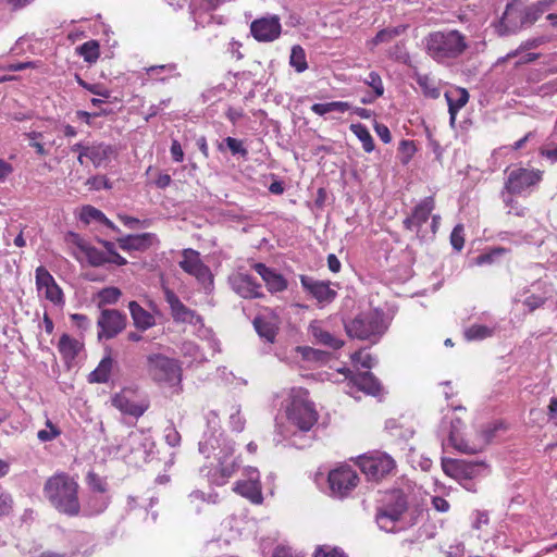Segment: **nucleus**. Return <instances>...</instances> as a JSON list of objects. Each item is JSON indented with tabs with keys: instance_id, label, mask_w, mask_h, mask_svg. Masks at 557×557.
<instances>
[{
	"instance_id": "f257e3e1",
	"label": "nucleus",
	"mask_w": 557,
	"mask_h": 557,
	"mask_svg": "<svg viewBox=\"0 0 557 557\" xmlns=\"http://www.w3.org/2000/svg\"><path fill=\"white\" fill-rule=\"evenodd\" d=\"M78 488L74 478L66 473H57L46 481L44 495L59 512L76 517L81 512Z\"/></svg>"
},
{
	"instance_id": "f03ea898",
	"label": "nucleus",
	"mask_w": 557,
	"mask_h": 557,
	"mask_svg": "<svg viewBox=\"0 0 557 557\" xmlns=\"http://www.w3.org/2000/svg\"><path fill=\"white\" fill-rule=\"evenodd\" d=\"M424 44L428 55L438 63L459 58L468 48L465 35L457 29L432 32Z\"/></svg>"
},
{
	"instance_id": "7ed1b4c3",
	"label": "nucleus",
	"mask_w": 557,
	"mask_h": 557,
	"mask_svg": "<svg viewBox=\"0 0 557 557\" xmlns=\"http://www.w3.org/2000/svg\"><path fill=\"white\" fill-rule=\"evenodd\" d=\"M347 335L360 341L376 343L387 330L384 313L379 310H368L358 313L355 318L345 321Z\"/></svg>"
},
{
	"instance_id": "20e7f679",
	"label": "nucleus",
	"mask_w": 557,
	"mask_h": 557,
	"mask_svg": "<svg viewBox=\"0 0 557 557\" xmlns=\"http://www.w3.org/2000/svg\"><path fill=\"white\" fill-rule=\"evenodd\" d=\"M146 370L152 381L175 385L181 382L182 368L180 362L162 354H151L146 359Z\"/></svg>"
},
{
	"instance_id": "39448f33",
	"label": "nucleus",
	"mask_w": 557,
	"mask_h": 557,
	"mask_svg": "<svg viewBox=\"0 0 557 557\" xmlns=\"http://www.w3.org/2000/svg\"><path fill=\"white\" fill-rule=\"evenodd\" d=\"M408 509L406 494L400 490H394L386 494L384 505L377 509L375 519L379 528L386 532H393L395 523L398 522Z\"/></svg>"
},
{
	"instance_id": "423d86ee",
	"label": "nucleus",
	"mask_w": 557,
	"mask_h": 557,
	"mask_svg": "<svg viewBox=\"0 0 557 557\" xmlns=\"http://www.w3.org/2000/svg\"><path fill=\"white\" fill-rule=\"evenodd\" d=\"M233 455V443H224L223 448H221V453H218V457L215 458L218 461L216 466L206 474L211 484L223 486L237 471L239 465Z\"/></svg>"
},
{
	"instance_id": "0eeeda50",
	"label": "nucleus",
	"mask_w": 557,
	"mask_h": 557,
	"mask_svg": "<svg viewBox=\"0 0 557 557\" xmlns=\"http://www.w3.org/2000/svg\"><path fill=\"white\" fill-rule=\"evenodd\" d=\"M487 466L484 462H470L461 459L442 458V469L444 473L455 480L465 482L463 486L471 491L470 481L485 470Z\"/></svg>"
},
{
	"instance_id": "6e6552de",
	"label": "nucleus",
	"mask_w": 557,
	"mask_h": 557,
	"mask_svg": "<svg viewBox=\"0 0 557 557\" xmlns=\"http://www.w3.org/2000/svg\"><path fill=\"white\" fill-rule=\"evenodd\" d=\"M493 26L495 33L502 37L517 34L522 29L525 23L521 13V3L518 1L509 2L500 18Z\"/></svg>"
},
{
	"instance_id": "1a4fd4ad",
	"label": "nucleus",
	"mask_w": 557,
	"mask_h": 557,
	"mask_svg": "<svg viewBox=\"0 0 557 557\" xmlns=\"http://www.w3.org/2000/svg\"><path fill=\"white\" fill-rule=\"evenodd\" d=\"M359 467L368 480L379 481L395 468L394 459L386 454L363 456L359 460Z\"/></svg>"
},
{
	"instance_id": "9d476101",
	"label": "nucleus",
	"mask_w": 557,
	"mask_h": 557,
	"mask_svg": "<svg viewBox=\"0 0 557 557\" xmlns=\"http://www.w3.org/2000/svg\"><path fill=\"white\" fill-rule=\"evenodd\" d=\"M358 480L356 471L346 466L332 470L327 476L332 495L341 498L357 486Z\"/></svg>"
},
{
	"instance_id": "9b49d317",
	"label": "nucleus",
	"mask_w": 557,
	"mask_h": 557,
	"mask_svg": "<svg viewBox=\"0 0 557 557\" xmlns=\"http://www.w3.org/2000/svg\"><path fill=\"white\" fill-rule=\"evenodd\" d=\"M289 421L300 431H309L318 421V413L312 403L294 399L288 411Z\"/></svg>"
},
{
	"instance_id": "f8f14e48",
	"label": "nucleus",
	"mask_w": 557,
	"mask_h": 557,
	"mask_svg": "<svg viewBox=\"0 0 557 557\" xmlns=\"http://www.w3.org/2000/svg\"><path fill=\"white\" fill-rule=\"evenodd\" d=\"M180 267L188 274L195 276L203 286L212 284L210 269L200 260L199 252L194 249H184Z\"/></svg>"
},
{
	"instance_id": "ddd939ff",
	"label": "nucleus",
	"mask_w": 557,
	"mask_h": 557,
	"mask_svg": "<svg viewBox=\"0 0 557 557\" xmlns=\"http://www.w3.org/2000/svg\"><path fill=\"white\" fill-rule=\"evenodd\" d=\"M100 329L98 337L110 339L121 333L126 326V315L116 309H103L98 318Z\"/></svg>"
},
{
	"instance_id": "4468645a",
	"label": "nucleus",
	"mask_w": 557,
	"mask_h": 557,
	"mask_svg": "<svg viewBox=\"0 0 557 557\" xmlns=\"http://www.w3.org/2000/svg\"><path fill=\"white\" fill-rule=\"evenodd\" d=\"M434 207L435 202L433 197H425L422 199L413 208L411 215L404 220V226L406 230L416 231L417 236L424 239L428 236V233L422 230V225L429 220Z\"/></svg>"
},
{
	"instance_id": "2eb2a0df",
	"label": "nucleus",
	"mask_w": 557,
	"mask_h": 557,
	"mask_svg": "<svg viewBox=\"0 0 557 557\" xmlns=\"http://www.w3.org/2000/svg\"><path fill=\"white\" fill-rule=\"evenodd\" d=\"M164 298L171 309V315L176 323L202 325V318L196 311L186 307L171 289L164 288Z\"/></svg>"
},
{
	"instance_id": "dca6fc26",
	"label": "nucleus",
	"mask_w": 557,
	"mask_h": 557,
	"mask_svg": "<svg viewBox=\"0 0 557 557\" xmlns=\"http://www.w3.org/2000/svg\"><path fill=\"white\" fill-rule=\"evenodd\" d=\"M542 178V172L539 170L515 169L507 177L505 189L509 194H521L528 187L537 184Z\"/></svg>"
},
{
	"instance_id": "f3484780",
	"label": "nucleus",
	"mask_w": 557,
	"mask_h": 557,
	"mask_svg": "<svg viewBox=\"0 0 557 557\" xmlns=\"http://www.w3.org/2000/svg\"><path fill=\"white\" fill-rule=\"evenodd\" d=\"M244 475L246 479L237 481L233 491L255 504H260L262 502V493L259 471L256 468L248 467L244 470Z\"/></svg>"
},
{
	"instance_id": "a211bd4d",
	"label": "nucleus",
	"mask_w": 557,
	"mask_h": 557,
	"mask_svg": "<svg viewBox=\"0 0 557 557\" xmlns=\"http://www.w3.org/2000/svg\"><path fill=\"white\" fill-rule=\"evenodd\" d=\"M232 289L245 299L262 298V286L247 274L237 272L228 277Z\"/></svg>"
},
{
	"instance_id": "6ab92c4d",
	"label": "nucleus",
	"mask_w": 557,
	"mask_h": 557,
	"mask_svg": "<svg viewBox=\"0 0 557 557\" xmlns=\"http://www.w3.org/2000/svg\"><path fill=\"white\" fill-rule=\"evenodd\" d=\"M281 23L276 15L255 20L250 25V32L256 40L270 42L281 35Z\"/></svg>"
},
{
	"instance_id": "aec40b11",
	"label": "nucleus",
	"mask_w": 557,
	"mask_h": 557,
	"mask_svg": "<svg viewBox=\"0 0 557 557\" xmlns=\"http://www.w3.org/2000/svg\"><path fill=\"white\" fill-rule=\"evenodd\" d=\"M300 283L304 289L322 307L334 301L337 296V292L330 287V282L318 281L310 276L301 275Z\"/></svg>"
},
{
	"instance_id": "412c9836",
	"label": "nucleus",
	"mask_w": 557,
	"mask_h": 557,
	"mask_svg": "<svg viewBox=\"0 0 557 557\" xmlns=\"http://www.w3.org/2000/svg\"><path fill=\"white\" fill-rule=\"evenodd\" d=\"M251 268L261 276L270 293L283 292L287 288V281L274 269L260 262L253 263Z\"/></svg>"
},
{
	"instance_id": "4be33fe9",
	"label": "nucleus",
	"mask_w": 557,
	"mask_h": 557,
	"mask_svg": "<svg viewBox=\"0 0 557 557\" xmlns=\"http://www.w3.org/2000/svg\"><path fill=\"white\" fill-rule=\"evenodd\" d=\"M224 443H231L223 437V434L218 430L206 432L202 440L199 442V451L205 457L210 458L213 456L218 457V453H221Z\"/></svg>"
},
{
	"instance_id": "5701e85b",
	"label": "nucleus",
	"mask_w": 557,
	"mask_h": 557,
	"mask_svg": "<svg viewBox=\"0 0 557 557\" xmlns=\"http://www.w3.org/2000/svg\"><path fill=\"white\" fill-rule=\"evenodd\" d=\"M349 383L359 391L372 396H377L382 391L380 381L369 371L354 374L349 379Z\"/></svg>"
},
{
	"instance_id": "b1692460",
	"label": "nucleus",
	"mask_w": 557,
	"mask_h": 557,
	"mask_svg": "<svg viewBox=\"0 0 557 557\" xmlns=\"http://www.w3.org/2000/svg\"><path fill=\"white\" fill-rule=\"evenodd\" d=\"M112 406L124 414L138 418L148 409V404H137L132 401L125 392L115 394L111 399Z\"/></svg>"
},
{
	"instance_id": "393cba45",
	"label": "nucleus",
	"mask_w": 557,
	"mask_h": 557,
	"mask_svg": "<svg viewBox=\"0 0 557 557\" xmlns=\"http://www.w3.org/2000/svg\"><path fill=\"white\" fill-rule=\"evenodd\" d=\"M88 159L91 163L99 168L104 162H108L116 154L114 146L104 143H94L87 148Z\"/></svg>"
},
{
	"instance_id": "a878e982",
	"label": "nucleus",
	"mask_w": 557,
	"mask_h": 557,
	"mask_svg": "<svg viewBox=\"0 0 557 557\" xmlns=\"http://www.w3.org/2000/svg\"><path fill=\"white\" fill-rule=\"evenodd\" d=\"M154 239L156 236L151 233L128 235L119 239V246L126 251L146 250L153 244Z\"/></svg>"
},
{
	"instance_id": "bb28decb",
	"label": "nucleus",
	"mask_w": 557,
	"mask_h": 557,
	"mask_svg": "<svg viewBox=\"0 0 557 557\" xmlns=\"http://www.w3.org/2000/svg\"><path fill=\"white\" fill-rule=\"evenodd\" d=\"M309 331L314 341L320 345L332 349H339L344 345L342 339L335 337L330 332L324 330L321 325V322L319 321H312L309 325Z\"/></svg>"
},
{
	"instance_id": "cd10ccee",
	"label": "nucleus",
	"mask_w": 557,
	"mask_h": 557,
	"mask_svg": "<svg viewBox=\"0 0 557 557\" xmlns=\"http://www.w3.org/2000/svg\"><path fill=\"white\" fill-rule=\"evenodd\" d=\"M445 98L448 103V112L450 115V123L456 120L458 111L463 108L469 101V92L465 88H455L445 92Z\"/></svg>"
},
{
	"instance_id": "c85d7f7f",
	"label": "nucleus",
	"mask_w": 557,
	"mask_h": 557,
	"mask_svg": "<svg viewBox=\"0 0 557 557\" xmlns=\"http://www.w3.org/2000/svg\"><path fill=\"white\" fill-rule=\"evenodd\" d=\"M253 325L260 337L269 343L274 342L278 331L276 318L267 319L264 317H257L253 320Z\"/></svg>"
},
{
	"instance_id": "c756f323",
	"label": "nucleus",
	"mask_w": 557,
	"mask_h": 557,
	"mask_svg": "<svg viewBox=\"0 0 557 557\" xmlns=\"http://www.w3.org/2000/svg\"><path fill=\"white\" fill-rule=\"evenodd\" d=\"M134 325L143 331L154 325V317L145 310L138 302L131 301L128 305Z\"/></svg>"
},
{
	"instance_id": "7c9ffc66",
	"label": "nucleus",
	"mask_w": 557,
	"mask_h": 557,
	"mask_svg": "<svg viewBox=\"0 0 557 557\" xmlns=\"http://www.w3.org/2000/svg\"><path fill=\"white\" fill-rule=\"evenodd\" d=\"M110 504V496L107 494L89 493L85 500V515L95 516L103 512Z\"/></svg>"
},
{
	"instance_id": "2f4dec72",
	"label": "nucleus",
	"mask_w": 557,
	"mask_h": 557,
	"mask_svg": "<svg viewBox=\"0 0 557 557\" xmlns=\"http://www.w3.org/2000/svg\"><path fill=\"white\" fill-rule=\"evenodd\" d=\"M114 361L110 355L102 358L98 367L90 372L88 381L90 383H107L110 379Z\"/></svg>"
},
{
	"instance_id": "473e14b6",
	"label": "nucleus",
	"mask_w": 557,
	"mask_h": 557,
	"mask_svg": "<svg viewBox=\"0 0 557 557\" xmlns=\"http://www.w3.org/2000/svg\"><path fill=\"white\" fill-rule=\"evenodd\" d=\"M73 236L75 237V244L86 255L88 262L91 265L99 267V265H102L106 262H108V258L103 251L98 250L97 248L87 245L77 235H73Z\"/></svg>"
},
{
	"instance_id": "72a5a7b5",
	"label": "nucleus",
	"mask_w": 557,
	"mask_h": 557,
	"mask_svg": "<svg viewBox=\"0 0 557 557\" xmlns=\"http://www.w3.org/2000/svg\"><path fill=\"white\" fill-rule=\"evenodd\" d=\"M494 434H495V429L487 428V429L482 430L479 433L476 441L471 442V443L469 442V445L461 446L462 453L463 454H478V453L482 451L490 444Z\"/></svg>"
},
{
	"instance_id": "f704fd0d",
	"label": "nucleus",
	"mask_w": 557,
	"mask_h": 557,
	"mask_svg": "<svg viewBox=\"0 0 557 557\" xmlns=\"http://www.w3.org/2000/svg\"><path fill=\"white\" fill-rule=\"evenodd\" d=\"M59 350L65 359H74L81 351L83 345L79 341L72 338L67 334H63L60 337L58 344Z\"/></svg>"
},
{
	"instance_id": "c9c22d12",
	"label": "nucleus",
	"mask_w": 557,
	"mask_h": 557,
	"mask_svg": "<svg viewBox=\"0 0 557 557\" xmlns=\"http://www.w3.org/2000/svg\"><path fill=\"white\" fill-rule=\"evenodd\" d=\"M463 428V422L461 419L456 418L450 421V430L448 435V441L450 445L458 451L462 453V447L465 445H469L468 441H465L460 434V430Z\"/></svg>"
},
{
	"instance_id": "e433bc0d",
	"label": "nucleus",
	"mask_w": 557,
	"mask_h": 557,
	"mask_svg": "<svg viewBox=\"0 0 557 557\" xmlns=\"http://www.w3.org/2000/svg\"><path fill=\"white\" fill-rule=\"evenodd\" d=\"M350 109V104L346 101H332L326 103H314L311 107V111L318 115H324L326 113L336 111L344 113Z\"/></svg>"
},
{
	"instance_id": "4c0bfd02",
	"label": "nucleus",
	"mask_w": 557,
	"mask_h": 557,
	"mask_svg": "<svg viewBox=\"0 0 557 557\" xmlns=\"http://www.w3.org/2000/svg\"><path fill=\"white\" fill-rule=\"evenodd\" d=\"M407 29L406 25L386 27L381 29L372 39L373 45H380L392 41L394 38L403 35Z\"/></svg>"
},
{
	"instance_id": "58836bf2",
	"label": "nucleus",
	"mask_w": 557,
	"mask_h": 557,
	"mask_svg": "<svg viewBox=\"0 0 557 557\" xmlns=\"http://www.w3.org/2000/svg\"><path fill=\"white\" fill-rule=\"evenodd\" d=\"M77 53L88 63H95L99 58V44L88 40L76 48Z\"/></svg>"
},
{
	"instance_id": "ea45409f",
	"label": "nucleus",
	"mask_w": 557,
	"mask_h": 557,
	"mask_svg": "<svg viewBox=\"0 0 557 557\" xmlns=\"http://www.w3.org/2000/svg\"><path fill=\"white\" fill-rule=\"evenodd\" d=\"M494 334V327L482 324H473L465 330L467 341H482Z\"/></svg>"
},
{
	"instance_id": "a19ab883",
	"label": "nucleus",
	"mask_w": 557,
	"mask_h": 557,
	"mask_svg": "<svg viewBox=\"0 0 557 557\" xmlns=\"http://www.w3.org/2000/svg\"><path fill=\"white\" fill-rule=\"evenodd\" d=\"M350 131L358 137V139L362 143V147L366 152H372L374 150V141L369 133L368 128L358 123V124H351Z\"/></svg>"
},
{
	"instance_id": "79ce46f5",
	"label": "nucleus",
	"mask_w": 557,
	"mask_h": 557,
	"mask_svg": "<svg viewBox=\"0 0 557 557\" xmlns=\"http://www.w3.org/2000/svg\"><path fill=\"white\" fill-rule=\"evenodd\" d=\"M289 64L296 70V72L301 73L308 69L306 52L300 46H294L292 48Z\"/></svg>"
},
{
	"instance_id": "37998d69",
	"label": "nucleus",
	"mask_w": 557,
	"mask_h": 557,
	"mask_svg": "<svg viewBox=\"0 0 557 557\" xmlns=\"http://www.w3.org/2000/svg\"><path fill=\"white\" fill-rule=\"evenodd\" d=\"M86 482L88 484L90 493L107 494L108 484H107L106 480L103 478L99 476L97 473L88 472V474L86 476Z\"/></svg>"
},
{
	"instance_id": "c03bdc74",
	"label": "nucleus",
	"mask_w": 557,
	"mask_h": 557,
	"mask_svg": "<svg viewBox=\"0 0 557 557\" xmlns=\"http://www.w3.org/2000/svg\"><path fill=\"white\" fill-rule=\"evenodd\" d=\"M81 218L86 223H89L91 221H98L104 223L106 225H112V223L106 218V215L100 210L91 206H86L83 208Z\"/></svg>"
},
{
	"instance_id": "a18cd8bd",
	"label": "nucleus",
	"mask_w": 557,
	"mask_h": 557,
	"mask_svg": "<svg viewBox=\"0 0 557 557\" xmlns=\"http://www.w3.org/2000/svg\"><path fill=\"white\" fill-rule=\"evenodd\" d=\"M122 293L117 287H106L98 293L99 307L115 304Z\"/></svg>"
},
{
	"instance_id": "49530a36",
	"label": "nucleus",
	"mask_w": 557,
	"mask_h": 557,
	"mask_svg": "<svg viewBox=\"0 0 557 557\" xmlns=\"http://www.w3.org/2000/svg\"><path fill=\"white\" fill-rule=\"evenodd\" d=\"M363 82L366 85L373 89L375 97H382L384 95V85L379 73L370 72Z\"/></svg>"
},
{
	"instance_id": "de8ad7c7",
	"label": "nucleus",
	"mask_w": 557,
	"mask_h": 557,
	"mask_svg": "<svg viewBox=\"0 0 557 557\" xmlns=\"http://www.w3.org/2000/svg\"><path fill=\"white\" fill-rule=\"evenodd\" d=\"M176 71V64L175 63H169V64H162V65H152L149 67H146V72L151 77H156L159 81H164V78H159L158 75L162 74L163 72L166 73H173V76H178V74L175 73Z\"/></svg>"
},
{
	"instance_id": "09e8293b",
	"label": "nucleus",
	"mask_w": 557,
	"mask_h": 557,
	"mask_svg": "<svg viewBox=\"0 0 557 557\" xmlns=\"http://www.w3.org/2000/svg\"><path fill=\"white\" fill-rule=\"evenodd\" d=\"M224 0H193V13L196 15L198 11H212L215 10Z\"/></svg>"
},
{
	"instance_id": "8fccbe9b",
	"label": "nucleus",
	"mask_w": 557,
	"mask_h": 557,
	"mask_svg": "<svg viewBox=\"0 0 557 557\" xmlns=\"http://www.w3.org/2000/svg\"><path fill=\"white\" fill-rule=\"evenodd\" d=\"M521 13L525 25H532L535 23L543 13V10L536 5L524 7L521 4Z\"/></svg>"
},
{
	"instance_id": "3c124183",
	"label": "nucleus",
	"mask_w": 557,
	"mask_h": 557,
	"mask_svg": "<svg viewBox=\"0 0 557 557\" xmlns=\"http://www.w3.org/2000/svg\"><path fill=\"white\" fill-rule=\"evenodd\" d=\"M54 282L53 276L44 267L36 269V284L39 290Z\"/></svg>"
},
{
	"instance_id": "603ef678",
	"label": "nucleus",
	"mask_w": 557,
	"mask_h": 557,
	"mask_svg": "<svg viewBox=\"0 0 557 557\" xmlns=\"http://www.w3.org/2000/svg\"><path fill=\"white\" fill-rule=\"evenodd\" d=\"M313 557H347L343 549L327 545L319 546Z\"/></svg>"
},
{
	"instance_id": "864d4df0",
	"label": "nucleus",
	"mask_w": 557,
	"mask_h": 557,
	"mask_svg": "<svg viewBox=\"0 0 557 557\" xmlns=\"http://www.w3.org/2000/svg\"><path fill=\"white\" fill-rule=\"evenodd\" d=\"M450 244H451L453 248L457 251H460L463 248L465 238H463V226L461 224H458L454 227V230L450 234Z\"/></svg>"
},
{
	"instance_id": "5fc2aeb1",
	"label": "nucleus",
	"mask_w": 557,
	"mask_h": 557,
	"mask_svg": "<svg viewBox=\"0 0 557 557\" xmlns=\"http://www.w3.org/2000/svg\"><path fill=\"white\" fill-rule=\"evenodd\" d=\"M44 289L46 298L52 301L53 304H60L62 301L63 294L61 288L55 284V282L44 287Z\"/></svg>"
},
{
	"instance_id": "6e6d98bb",
	"label": "nucleus",
	"mask_w": 557,
	"mask_h": 557,
	"mask_svg": "<svg viewBox=\"0 0 557 557\" xmlns=\"http://www.w3.org/2000/svg\"><path fill=\"white\" fill-rule=\"evenodd\" d=\"M352 360L364 369H371L374 366V359L370 354L357 351L352 355Z\"/></svg>"
},
{
	"instance_id": "4d7b16f0",
	"label": "nucleus",
	"mask_w": 557,
	"mask_h": 557,
	"mask_svg": "<svg viewBox=\"0 0 557 557\" xmlns=\"http://www.w3.org/2000/svg\"><path fill=\"white\" fill-rule=\"evenodd\" d=\"M29 139V145L35 148L36 152L40 156H46L48 151L45 149L44 145L39 143V139L42 137L41 133L30 132L26 134Z\"/></svg>"
},
{
	"instance_id": "13d9d810",
	"label": "nucleus",
	"mask_w": 557,
	"mask_h": 557,
	"mask_svg": "<svg viewBox=\"0 0 557 557\" xmlns=\"http://www.w3.org/2000/svg\"><path fill=\"white\" fill-rule=\"evenodd\" d=\"M226 146L232 151L233 154H240L243 157L247 156L248 151L244 147L243 141L233 137H227L225 139Z\"/></svg>"
},
{
	"instance_id": "bf43d9fd",
	"label": "nucleus",
	"mask_w": 557,
	"mask_h": 557,
	"mask_svg": "<svg viewBox=\"0 0 557 557\" xmlns=\"http://www.w3.org/2000/svg\"><path fill=\"white\" fill-rule=\"evenodd\" d=\"M164 438L165 442L172 447L178 446L181 443V434L173 425L165 428Z\"/></svg>"
},
{
	"instance_id": "052dcab7",
	"label": "nucleus",
	"mask_w": 557,
	"mask_h": 557,
	"mask_svg": "<svg viewBox=\"0 0 557 557\" xmlns=\"http://www.w3.org/2000/svg\"><path fill=\"white\" fill-rule=\"evenodd\" d=\"M76 79H77V83L79 84V86H82L83 88L89 90L90 92H92L95 95H98V96H101L103 98H109L110 97V91L109 90L100 89L99 86H97V85H90V84L86 83L84 79H82L79 76H76Z\"/></svg>"
},
{
	"instance_id": "680f3d73",
	"label": "nucleus",
	"mask_w": 557,
	"mask_h": 557,
	"mask_svg": "<svg viewBox=\"0 0 557 557\" xmlns=\"http://www.w3.org/2000/svg\"><path fill=\"white\" fill-rule=\"evenodd\" d=\"M545 41L546 40L544 37L527 39L520 44V46L518 47V51H528L531 49H535V48L540 47L541 45H543Z\"/></svg>"
},
{
	"instance_id": "e2e57ef3",
	"label": "nucleus",
	"mask_w": 557,
	"mask_h": 557,
	"mask_svg": "<svg viewBox=\"0 0 557 557\" xmlns=\"http://www.w3.org/2000/svg\"><path fill=\"white\" fill-rule=\"evenodd\" d=\"M60 434H61V431L59 429H51V430L45 429V430L38 431L37 438L40 442L45 443V442H50V441L54 440Z\"/></svg>"
},
{
	"instance_id": "0e129e2a",
	"label": "nucleus",
	"mask_w": 557,
	"mask_h": 557,
	"mask_svg": "<svg viewBox=\"0 0 557 557\" xmlns=\"http://www.w3.org/2000/svg\"><path fill=\"white\" fill-rule=\"evenodd\" d=\"M374 131L383 143H385V144L391 143L392 135L386 125L375 122Z\"/></svg>"
},
{
	"instance_id": "69168bd1",
	"label": "nucleus",
	"mask_w": 557,
	"mask_h": 557,
	"mask_svg": "<svg viewBox=\"0 0 557 557\" xmlns=\"http://www.w3.org/2000/svg\"><path fill=\"white\" fill-rule=\"evenodd\" d=\"M10 11H20L32 4L35 0H2Z\"/></svg>"
},
{
	"instance_id": "338daca9",
	"label": "nucleus",
	"mask_w": 557,
	"mask_h": 557,
	"mask_svg": "<svg viewBox=\"0 0 557 557\" xmlns=\"http://www.w3.org/2000/svg\"><path fill=\"white\" fill-rule=\"evenodd\" d=\"M12 508V497L7 493L0 494V516L8 515Z\"/></svg>"
},
{
	"instance_id": "774afa93",
	"label": "nucleus",
	"mask_w": 557,
	"mask_h": 557,
	"mask_svg": "<svg viewBox=\"0 0 557 557\" xmlns=\"http://www.w3.org/2000/svg\"><path fill=\"white\" fill-rule=\"evenodd\" d=\"M399 150L406 153V159L403 160V163H407L409 159L416 151L414 144L411 140H401L399 145Z\"/></svg>"
}]
</instances>
